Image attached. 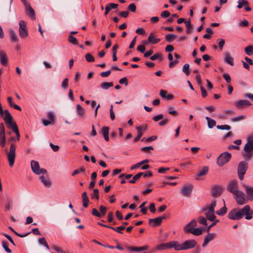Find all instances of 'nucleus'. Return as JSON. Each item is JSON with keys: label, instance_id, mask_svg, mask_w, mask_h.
Returning a JSON list of instances; mask_svg holds the SVG:
<instances>
[{"label": "nucleus", "instance_id": "bb28decb", "mask_svg": "<svg viewBox=\"0 0 253 253\" xmlns=\"http://www.w3.org/2000/svg\"><path fill=\"white\" fill-rule=\"evenodd\" d=\"M126 250L128 253H132L133 252H141L142 251V247H127Z\"/></svg>", "mask_w": 253, "mask_h": 253}, {"label": "nucleus", "instance_id": "052dcab7", "mask_svg": "<svg viewBox=\"0 0 253 253\" xmlns=\"http://www.w3.org/2000/svg\"><path fill=\"white\" fill-rule=\"evenodd\" d=\"M99 210L100 211L99 212L101 213V216H104L107 211V208L103 206H101L99 208Z\"/></svg>", "mask_w": 253, "mask_h": 253}, {"label": "nucleus", "instance_id": "f8f14e48", "mask_svg": "<svg viewBox=\"0 0 253 253\" xmlns=\"http://www.w3.org/2000/svg\"><path fill=\"white\" fill-rule=\"evenodd\" d=\"M197 243L194 239L186 240L182 244V251L187 250L194 248Z\"/></svg>", "mask_w": 253, "mask_h": 253}, {"label": "nucleus", "instance_id": "2f4dec72", "mask_svg": "<svg viewBox=\"0 0 253 253\" xmlns=\"http://www.w3.org/2000/svg\"><path fill=\"white\" fill-rule=\"evenodd\" d=\"M245 53L249 56L253 54V45H248L245 48Z\"/></svg>", "mask_w": 253, "mask_h": 253}, {"label": "nucleus", "instance_id": "f257e3e1", "mask_svg": "<svg viewBox=\"0 0 253 253\" xmlns=\"http://www.w3.org/2000/svg\"><path fill=\"white\" fill-rule=\"evenodd\" d=\"M197 225V221L192 219L189 223L185 225L183 227L185 233H191L195 236H199L202 234L204 228H195Z\"/></svg>", "mask_w": 253, "mask_h": 253}, {"label": "nucleus", "instance_id": "6ab92c4d", "mask_svg": "<svg viewBox=\"0 0 253 253\" xmlns=\"http://www.w3.org/2000/svg\"><path fill=\"white\" fill-rule=\"evenodd\" d=\"M243 187L247 195V198H246L247 201L248 200L253 201V187H250L246 185H244Z\"/></svg>", "mask_w": 253, "mask_h": 253}, {"label": "nucleus", "instance_id": "4c0bfd02", "mask_svg": "<svg viewBox=\"0 0 253 253\" xmlns=\"http://www.w3.org/2000/svg\"><path fill=\"white\" fill-rule=\"evenodd\" d=\"M136 128L138 131V133L137 136L136 137H135L134 139V141L135 142L138 141L140 139V138L142 135V127H141V126H137L136 127Z\"/></svg>", "mask_w": 253, "mask_h": 253}, {"label": "nucleus", "instance_id": "ddd939ff", "mask_svg": "<svg viewBox=\"0 0 253 253\" xmlns=\"http://www.w3.org/2000/svg\"><path fill=\"white\" fill-rule=\"evenodd\" d=\"M228 218L232 220H239L242 218L239 209L235 208L229 211Z\"/></svg>", "mask_w": 253, "mask_h": 253}, {"label": "nucleus", "instance_id": "7ed1b4c3", "mask_svg": "<svg viewBox=\"0 0 253 253\" xmlns=\"http://www.w3.org/2000/svg\"><path fill=\"white\" fill-rule=\"evenodd\" d=\"M244 150V152L243 153L244 158L247 160H250L253 156V136H250L248 138Z\"/></svg>", "mask_w": 253, "mask_h": 253}, {"label": "nucleus", "instance_id": "20e7f679", "mask_svg": "<svg viewBox=\"0 0 253 253\" xmlns=\"http://www.w3.org/2000/svg\"><path fill=\"white\" fill-rule=\"evenodd\" d=\"M3 118L7 127L13 132L18 129L16 124L13 122V118L8 110H4V116Z\"/></svg>", "mask_w": 253, "mask_h": 253}, {"label": "nucleus", "instance_id": "e2e57ef3", "mask_svg": "<svg viewBox=\"0 0 253 253\" xmlns=\"http://www.w3.org/2000/svg\"><path fill=\"white\" fill-rule=\"evenodd\" d=\"M92 214L96 217H101V213H100L96 209L94 208L92 209Z\"/></svg>", "mask_w": 253, "mask_h": 253}, {"label": "nucleus", "instance_id": "cd10ccee", "mask_svg": "<svg viewBox=\"0 0 253 253\" xmlns=\"http://www.w3.org/2000/svg\"><path fill=\"white\" fill-rule=\"evenodd\" d=\"M156 249L158 250H166L169 249V242L162 243L157 246Z\"/></svg>", "mask_w": 253, "mask_h": 253}, {"label": "nucleus", "instance_id": "9d476101", "mask_svg": "<svg viewBox=\"0 0 253 253\" xmlns=\"http://www.w3.org/2000/svg\"><path fill=\"white\" fill-rule=\"evenodd\" d=\"M247 168V164L245 162L242 161L240 163L238 168V173L239 178L241 180L243 179L244 175L246 172Z\"/></svg>", "mask_w": 253, "mask_h": 253}, {"label": "nucleus", "instance_id": "dca6fc26", "mask_svg": "<svg viewBox=\"0 0 253 253\" xmlns=\"http://www.w3.org/2000/svg\"><path fill=\"white\" fill-rule=\"evenodd\" d=\"M160 41V39L156 38L153 33H151L149 35L147 41H143V52L145 50L144 45L148 44H156Z\"/></svg>", "mask_w": 253, "mask_h": 253}, {"label": "nucleus", "instance_id": "1a4fd4ad", "mask_svg": "<svg viewBox=\"0 0 253 253\" xmlns=\"http://www.w3.org/2000/svg\"><path fill=\"white\" fill-rule=\"evenodd\" d=\"M31 167L32 171L36 174L40 175L42 173H46V169L41 168L39 163L37 161L32 160L31 162Z\"/></svg>", "mask_w": 253, "mask_h": 253}, {"label": "nucleus", "instance_id": "0e129e2a", "mask_svg": "<svg viewBox=\"0 0 253 253\" xmlns=\"http://www.w3.org/2000/svg\"><path fill=\"white\" fill-rule=\"evenodd\" d=\"M170 15V13L169 12V11L167 10L164 11L161 13V16L163 18H167L169 17Z\"/></svg>", "mask_w": 253, "mask_h": 253}, {"label": "nucleus", "instance_id": "2eb2a0df", "mask_svg": "<svg viewBox=\"0 0 253 253\" xmlns=\"http://www.w3.org/2000/svg\"><path fill=\"white\" fill-rule=\"evenodd\" d=\"M227 190L232 194L239 190L238 181L236 180L230 181L227 186Z\"/></svg>", "mask_w": 253, "mask_h": 253}, {"label": "nucleus", "instance_id": "a211bd4d", "mask_svg": "<svg viewBox=\"0 0 253 253\" xmlns=\"http://www.w3.org/2000/svg\"><path fill=\"white\" fill-rule=\"evenodd\" d=\"M165 218V216H160L155 218L149 219V223L152 227L158 226L161 224L163 219Z\"/></svg>", "mask_w": 253, "mask_h": 253}, {"label": "nucleus", "instance_id": "f03ea898", "mask_svg": "<svg viewBox=\"0 0 253 253\" xmlns=\"http://www.w3.org/2000/svg\"><path fill=\"white\" fill-rule=\"evenodd\" d=\"M216 206V201L213 200L210 205H207L202 208V211L204 213L207 218L212 221L215 218L214 208Z\"/></svg>", "mask_w": 253, "mask_h": 253}, {"label": "nucleus", "instance_id": "c03bdc74", "mask_svg": "<svg viewBox=\"0 0 253 253\" xmlns=\"http://www.w3.org/2000/svg\"><path fill=\"white\" fill-rule=\"evenodd\" d=\"M68 41L69 42L73 44L77 45L78 44V42L77 39L72 35L69 36Z\"/></svg>", "mask_w": 253, "mask_h": 253}, {"label": "nucleus", "instance_id": "423d86ee", "mask_svg": "<svg viewBox=\"0 0 253 253\" xmlns=\"http://www.w3.org/2000/svg\"><path fill=\"white\" fill-rule=\"evenodd\" d=\"M233 195L238 204L243 205L247 203L245 195L242 191L238 190L234 193Z\"/></svg>", "mask_w": 253, "mask_h": 253}, {"label": "nucleus", "instance_id": "b1692460", "mask_svg": "<svg viewBox=\"0 0 253 253\" xmlns=\"http://www.w3.org/2000/svg\"><path fill=\"white\" fill-rule=\"evenodd\" d=\"M39 178L45 187H50L51 186V182L48 177L42 175Z\"/></svg>", "mask_w": 253, "mask_h": 253}, {"label": "nucleus", "instance_id": "338daca9", "mask_svg": "<svg viewBox=\"0 0 253 253\" xmlns=\"http://www.w3.org/2000/svg\"><path fill=\"white\" fill-rule=\"evenodd\" d=\"M249 23L248 20L244 19L243 21L239 23V26L240 27H247L249 25Z\"/></svg>", "mask_w": 253, "mask_h": 253}, {"label": "nucleus", "instance_id": "09e8293b", "mask_svg": "<svg viewBox=\"0 0 253 253\" xmlns=\"http://www.w3.org/2000/svg\"><path fill=\"white\" fill-rule=\"evenodd\" d=\"M38 241L40 244L43 245L47 249H49V246L44 238H40Z\"/></svg>", "mask_w": 253, "mask_h": 253}, {"label": "nucleus", "instance_id": "72a5a7b5", "mask_svg": "<svg viewBox=\"0 0 253 253\" xmlns=\"http://www.w3.org/2000/svg\"><path fill=\"white\" fill-rule=\"evenodd\" d=\"M7 100H8V102L10 106L11 107H13L14 108H15V109L19 110V111H21V108H20V106H19L18 105L14 104L13 103V102H12V98L11 97H9L7 98Z\"/></svg>", "mask_w": 253, "mask_h": 253}, {"label": "nucleus", "instance_id": "a19ab883", "mask_svg": "<svg viewBox=\"0 0 253 253\" xmlns=\"http://www.w3.org/2000/svg\"><path fill=\"white\" fill-rule=\"evenodd\" d=\"M185 24V26L186 27V33L189 34L191 33V28H192V25L190 22V21H185L184 22Z\"/></svg>", "mask_w": 253, "mask_h": 253}, {"label": "nucleus", "instance_id": "7c9ffc66", "mask_svg": "<svg viewBox=\"0 0 253 253\" xmlns=\"http://www.w3.org/2000/svg\"><path fill=\"white\" fill-rule=\"evenodd\" d=\"M206 119L208 122V127L210 128H212L216 125V122L209 117H206Z\"/></svg>", "mask_w": 253, "mask_h": 253}, {"label": "nucleus", "instance_id": "aec40b11", "mask_svg": "<svg viewBox=\"0 0 253 253\" xmlns=\"http://www.w3.org/2000/svg\"><path fill=\"white\" fill-rule=\"evenodd\" d=\"M236 107L239 109H242L251 105L250 102L247 100H241L235 102Z\"/></svg>", "mask_w": 253, "mask_h": 253}, {"label": "nucleus", "instance_id": "37998d69", "mask_svg": "<svg viewBox=\"0 0 253 253\" xmlns=\"http://www.w3.org/2000/svg\"><path fill=\"white\" fill-rule=\"evenodd\" d=\"M142 175V172H139L137 174L135 175L133 178L129 181V182L130 183H134Z\"/></svg>", "mask_w": 253, "mask_h": 253}, {"label": "nucleus", "instance_id": "0eeeda50", "mask_svg": "<svg viewBox=\"0 0 253 253\" xmlns=\"http://www.w3.org/2000/svg\"><path fill=\"white\" fill-rule=\"evenodd\" d=\"M231 158L230 153L225 152L220 154L217 159V164L219 167L223 166L227 163Z\"/></svg>", "mask_w": 253, "mask_h": 253}, {"label": "nucleus", "instance_id": "3c124183", "mask_svg": "<svg viewBox=\"0 0 253 253\" xmlns=\"http://www.w3.org/2000/svg\"><path fill=\"white\" fill-rule=\"evenodd\" d=\"M154 150L152 146H145L143 147V153L151 154L152 151Z\"/></svg>", "mask_w": 253, "mask_h": 253}, {"label": "nucleus", "instance_id": "a18cd8bd", "mask_svg": "<svg viewBox=\"0 0 253 253\" xmlns=\"http://www.w3.org/2000/svg\"><path fill=\"white\" fill-rule=\"evenodd\" d=\"M85 58L88 62H93L95 61L94 57L89 53L85 54Z\"/></svg>", "mask_w": 253, "mask_h": 253}, {"label": "nucleus", "instance_id": "473e14b6", "mask_svg": "<svg viewBox=\"0 0 253 253\" xmlns=\"http://www.w3.org/2000/svg\"><path fill=\"white\" fill-rule=\"evenodd\" d=\"M85 169L84 167H80L79 169H76L74 170L72 173V176H74L80 173H84Z\"/></svg>", "mask_w": 253, "mask_h": 253}, {"label": "nucleus", "instance_id": "4d7b16f0", "mask_svg": "<svg viewBox=\"0 0 253 253\" xmlns=\"http://www.w3.org/2000/svg\"><path fill=\"white\" fill-rule=\"evenodd\" d=\"M2 247L4 249L5 251L8 253H11V250L8 248V243L6 242H2Z\"/></svg>", "mask_w": 253, "mask_h": 253}, {"label": "nucleus", "instance_id": "ea45409f", "mask_svg": "<svg viewBox=\"0 0 253 253\" xmlns=\"http://www.w3.org/2000/svg\"><path fill=\"white\" fill-rule=\"evenodd\" d=\"M176 35L172 34H169L166 35V40L168 42H171L176 38Z\"/></svg>", "mask_w": 253, "mask_h": 253}, {"label": "nucleus", "instance_id": "69168bd1", "mask_svg": "<svg viewBox=\"0 0 253 253\" xmlns=\"http://www.w3.org/2000/svg\"><path fill=\"white\" fill-rule=\"evenodd\" d=\"M223 78L224 79V80L228 83H230L231 79L229 76V75L228 73H224L223 75Z\"/></svg>", "mask_w": 253, "mask_h": 253}, {"label": "nucleus", "instance_id": "774afa93", "mask_svg": "<svg viewBox=\"0 0 253 253\" xmlns=\"http://www.w3.org/2000/svg\"><path fill=\"white\" fill-rule=\"evenodd\" d=\"M119 83L120 84H125L126 85H127L128 84V80L126 77H124L121 79L119 81Z\"/></svg>", "mask_w": 253, "mask_h": 253}, {"label": "nucleus", "instance_id": "49530a36", "mask_svg": "<svg viewBox=\"0 0 253 253\" xmlns=\"http://www.w3.org/2000/svg\"><path fill=\"white\" fill-rule=\"evenodd\" d=\"M189 65L188 63L185 64L182 68V71L185 73V74L187 76H188L190 74L189 71Z\"/></svg>", "mask_w": 253, "mask_h": 253}, {"label": "nucleus", "instance_id": "f704fd0d", "mask_svg": "<svg viewBox=\"0 0 253 253\" xmlns=\"http://www.w3.org/2000/svg\"><path fill=\"white\" fill-rule=\"evenodd\" d=\"M221 190L217 187H214L212 189V195L214 197H217L220 195Z\"/></svg>", "mask_w": 253, "mask_h": 253}, {"label": "nucleus", "instance_id": "79ce46f5", "mask_svg": "<svg viewBox=\"0 0 253 253\" xmlns=\"http://www.w3.org/2000/svg\"><path fill=\"white\" fill-rule=\"evenodd\" d=\"M92 199H95L96 200L99 199V191L97 189H94L91 194Z\"/></svg>", "mask_w": 253, "mask_h": 253}, {"label": "nucleus", "instance_id": "f3484780", "mask_svg": "<svg viewBox=\"0 0 253 253\" xmlns=\"http://www.w3.org/2000/svg\"><path fill=\"white\" fill-rule=\"evenodd\" d=\"M215 233H211L210 232H208V234L205 237L204 242L202 244V247H206L210 242L214 240V239L215 238Z\"/></svg>", "mask_w": 253, "mask_h": 253}, {"label": "nucleus", "instance_id": "412c9836", "mask_svg": "<svg viewBox=\"0 0 253 253\" xmlns=\"http://www.w3.org/2000/svg\"><path fill=\"white\" fill-rule=\"evenodd\" d=\"M174 249L176 251H182V244L177 241L169 242V249Z\"/></svg>", "mask_w": 253, "mask_h": 253}, {"label": "nucleus", "instance_id": "a878e982", "mask_svg": "<svg viewBox=\"0 0 253 253\" xmlns=\"http://www.w3.org/2000/svg\"><path fill=\"white\" fill-rule=\"evenodd\" d=\"M76 108L77 115L81 118L83 117L85 115V110L80 104L77 105Z\"/></svg>", "mask_w": 253, "mask_h": 253}, {"label": "nucleus", "instance_id": "c9c22d12", "mask_svg": "<svg viewBox=\"0 0 253 253\" xmlns=\"http://www.w3.org/2000/svg\"><path fill=\"white\" fill-rule=\"evenodd\" d=\"M238 5H237V7L239 9H240L243 7V6H248L249 5V2L246 0H238Z\"/></svg>", "mask_w": 253, "mask_h": 253}, {"label": "nucleus", "instance_id": "13d9d810", "mask_svg": "<svg viewBox=\"0 0 253 253\" xmlns=\"http://www.w3.org/2000/svg\"><path fill=\"white\" fill-rule=\"evenodd\" d=\"M157 138V137L155 135H154V136H151L148 138H143V141L145 143H147V142H149L150 141H154V140H156Z\"/></svg>", "mask_w": 253, "mask_h": 253}, {"label": "nucleus", "instance_id": "6e6d98bb", "mask_svg": "<svg viewBox=\"0 0 253 253\" xmlns=\"http://www.w3.org/2000/svg\"><path fill=\"white\" fill-rule=\"evenodd\" d=\"M246 118V117L245 116H240L232 118L231 119V121L233 122H239L242 120H244Z\"/></svg>", "mask_w": 253, "mask_h": 253}, {"label": "nucleus", "instance_id": "e433bc0d", "mask_svg": "<svg viewBox=\"0 0 253 253\" xmlns=\"http://www.w3.org/2000/svg\"><path fill=\"white\" fill-rule=\"evenodd\" d=\"M227 210V209L224 205L220 210L216 211V213L218 215H223L226 213Z\"/></svg>", "mask_w": 253, "mask_h": 253}, {"label": "nucleus", "instance_id": "680f3d73", "mask_svg": "<svg viewBox=\"0 0 253 253\" xmlns=\"http://www.w3.org/2000/svg\"><path fill=\"white\" fill-rule=\"evenodd\" d=\"M213 222L210 224L208 227V228H207L206 229V231L207 232H210V230L211 229V228L213 227V226L215 225L217 223H218L219 221V220L218 219H216V220H214L213 221H212Z\"/></svg>", "mask_w": 253, "mask_h": 253}, {"label": "nucleus", "instance_id": "c756f323", "mask_svg": "<svg viewBox=\"0 0 253 253\" xmlns=\"http://www.w3.org/2000/svg\"><path fill=\"white\" fill-rule=\"evenodd\" d=\"M9 33L10 34L11 40L14 42H17L18 38L15 32L13 29H10L9 30Z\"/></svg>", "mask_w": 253, "mask_h": 253}, {"label": "nucleus", "instance_id": "39448f33", "mask_svg": "<svg viewBox=\"0 0 253 253\" xmlns=\"http://www.w3.org/2000/svg\"><path fill=\"white\" fill-rule=\"evenodd\" d=\"M16 145L13 143L10 144L9 151L7 154V160L10 167L13 166L16 157Z\"/></svg>", "mask_w": 253, "mask_h": 253}, {"label": "nucleus", "instance_id": "bf43d9fd", "mask_svg": "<svg viewBox=\"0 0 253 253\" xmlns=\"http://www.w3.org/2000/svg\"><path fill=\"white\" fill-rule=\"evenodd\" d=\"M0 144L1 146L4 147L5 145V135H0Z\"/></svg>", "mask_w": 253, "mask_h": 253}, {"label": "nucleus", "instance_id": "393cba45", "mask_svg": "<svg viewBox=\"0 0 253 253\" xmlns=\"http://www.w3.org/2000/svg\"><path fill=\"white\" fill-rule=\"evenodd\" d=\"M224 61L231 66L234 65V59L232 56H231L229 53H226L225 55Z\"/></svg>", "mask_w": 253, "mask_h": 253}, {"label": "nucleus", "instance_id": "4be33fe9", "mask_svg": "<svg viewBox=\"0 0 253 253\" xmlns=\"http://www.w3.org/2000/svg\"><path fill=\"white\" fill-rule=\"evenodd\" d=\"M0 62L4 66H6L8 65V58L5 52L3 50L0 51Z\"/></svg>", "mask_w": 253, "mask_h": 253}, {"label": "nucleus", "instance_id": "de8ad7c7", "mask_svg": "<svg viewBox=\"0 0 253 253\" xmlns=\"http://www.w3.org/2000/svg\"><path fill=\"white\" fill-rule=\"evenodd\" d=\"M113 85V83H103L101 84V87L103 89H107Z\"/></svg>", "mask_w": 253, "mask_h": 253}, {"label": "nucleus", "instance_id": "c85d7f7f", "mask_svg": "<svg viewBox=\"0 0 253 253\" xmlns=\"http://www.w3.org/2000/svg\"><path fill=\"white\" fill-rule=\"evenodd\" d=\"M82 199H83V205L84 208H86L88 206L89 199L87 196V193L86 192H84L82 194Z\"/></svg>", "mask_w": 253, "mask_h": 253}, {"label": "nucleus", "instance_id": "4468645a", "mask_svg": "<svg viewBox=\"0 0 253 253\" xmlns=\"http://www.w3.org/2000/svg\"><path fill=\"white\" fill-rule=\"evenodd\" d=\"M193 186L191 184L185 185L181 188V193L185 197H190L193 190Z\"/></svg>", "mask_w": 253, "mask_h": 253}, {"label": "nucleus", "instance_id": "5fc2aeb1", "mask_svg": "<svg viewBox=\"0 0 253 253\" xmlns=\"http://www.w3.org/2000/svg\"><path fill=\"white\" fill-rule=\"evenodd\" d=\"M217 129H221V130H230L231 129V127L227 125H218L216 126Z\"/></svg>", "mask_w": 253, "mask_h": 253}, {"label": "nucleus", "instance_id": "9b49d317", "mask_svg": "<svg viewBox=\"0 0 253 253\" xmlns=\"http://www.w3.org/2000/svg\"><path fill=\"white\" fill-rule=\"evenodd\" d=\"M19 33L21 38L24 39L26 38L28 35V30L26 26V22L23 20H21L19 22Z\"/></svg>", "mask_w": 253, "mask_h": 253}, {"label": "nucleus", "instance_id": "603ef678", "mask_svg": "<svg viewBox=\"0 0 253 253\" xmlns=\"http://www.w3.org/2000/svg\"><path fill=\"white\" fill-rule=\"evenodd\" d=\"M208 170H209V169H208V167H205L203 168L202 170H201L199 172L197 176H202L205 175V174H206L207 173Z\"/></svg>", "mask_w": 253, "mask_h": 253}, {"label": "nucleus", "instance_id": "8fccbe9b", "mask_svg": "<svg viewBox=\"0 0 253 253\" xmlns=\"http://www.w3.org/2000/svg\"><path fill=\"white\" fill-rule=\"evenodd\" d=\"M217 42L220 50H222L223 47L225 44V40L223 39H217Z\"/></svg>", "mask_w": 253, "mask_h": 253}, {"label": "nucleus", "instance_id": "6e6552de", "mask_svg": "<svg viewBox=\"0 0 253 253\" xmlns=\"http://www.w3.org/2000/svg\"><path fill=\"white\" fill-rule=\"evenodd\" d=\"M242 218L245 216V219H251L253 218V211L251 209L249 205L245 206L242 209H239Z\"/></svg>", "mask_w": 253, "mask_h": 253}, {"label": "nucleus", "instance_id": "864d4df0", "mask_svg": "<svg viewBox=\"0 0 253 253\" xmlns=\"http://www.w3.org/2000/svg\"><path fill=\"white\" fill-rule=\"evenodd\" d=\"M198 221L201 224L207 225V219L203 216H200L197 219Z\"/></svg>", "mask_w": 253, "mask_h": 253}, {"label": "nucleus", "instance_id": "5701e85b", "mask_svg": "<svg viewBox=\"0 0 253 253\" xmlns=\"http://www.w3.org/2000/svg\"><path fill=\"white\" fill-rule=\"evenodd\" d=\"M26 13L32 18L35 19V13L34 10L31 7L30 4H25Z\"/></svg>", "mask_w": 253, "mask_h": 253}, {"label": "nucleus", "instance_id": "58836bf2", "mask_svg": "<svg viewBox=\"0 0 253 253\" xmlns=\"http://www.w3.org/2000/svg\"><path fill=\"white\" fill-rule=\"evenodd\" d=\"M150 58L152 60H155L157 59H159L160 61L163 60V57L162 54L159 53H156L153 55L151 56Z\"/></svg>", "mask_w": 253, "mask_h": 253}]
</instances>
